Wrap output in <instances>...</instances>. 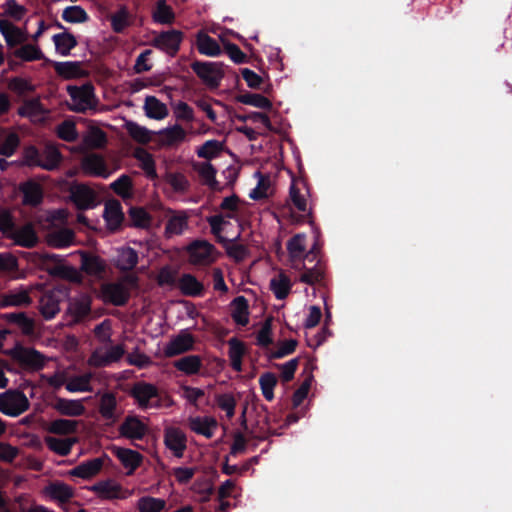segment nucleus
<instances>
[{
    "label": "nucleus",
    "mask_w": 512,
    "mask_h": 512,
    "mask_svg": "<svg viewBox=\"0 0 512 512\" xmlns=\"http://www.w3.org/2000/svg\"><path fill=\"white\" fill-rule=\"evenodd\" d=\"M137 285V278L133 275L126 276L114 283L102 285L101 298L106 303L120 306L126 303L130 291Z\"/></svg>",
    "instance_id": "nucleus-1"
},
{
    "label": "nucleus",
    "mask_w": 512,
    "mask_h": 512,
    "mask_svg": "<svg viewBox=\"0 0 512 512\" xmlns=\"http://www.w3.org/2000/svg\"><path fill=\"white\" fill-rule=\"evenodd\" d=\"M67 92L70 96L69 108L75 112H85L96 107L94 88L90 84L82 86H68Z\"/></svg>",
    "instance_id": "nucleus-2"
},
{
    "label": "nucleus",
    "mask_w": 512,
    "mask_h": 512,
    "mask_svg": "<svg viewBox=\"0 0 512 512\" xmlns=\"http://www.w3.org/2000/svg\"><path fill=\"white\" fill-rule=\"evenodd\" d=\"M189 262L197 266H207L216 261L218 251L206 240H196L186 247Z\"/></svg>",
    "instance_id": "nucleus-3"
},
{
    "label": "nucleus",
    "mask_w": 512,
    "mask_h": 512,
    "mask_svg": "<svg viewBox=\"0 0 512 512\" xmlns=\"http://www.w3.org/2000/svg\"><path fill=\"white\" fill-rule=\"evenodd\" d=\"M90 490L102 500H125L133 495V490L123 487L113 479L99 481Z\"/></svg>",
    "instance_id": "nucleus-4"
},
{
    "label": "nucleus",
    "mask_w": 512,
    "mask_h": 512,
    "mask_svg": "<svg viewBox=\"0 0 512 512\" xmlns=\"http://www.w3.org/2000/svg\"><path fill=\"white\" fill-rule=\"evenodd\" d=\"M29 408V400L20 391H7L0 395V411L8 416H18Z\"/></svg>",
    "instance_id": "nucleus-5"
},
{
    "label": "nucleus",
    "mask_w": 512,
    "mask_h": 512,
    "mask_svg": "<svg viewBox=\"0 0 512 512\" xmlns=\"http://www.w3.org/2000/svg\"><path fill=\"white\" fill-rule=\"evenodd\" d=\"M193 71L209 87L219 86L223 76V66L219 62H195L192 64Z\"/></svg>",
    "instance_id": "nucleus-6"
},
{
    "label": "nucleus",
    "mask_w": 512,
    "mask_h": 512,
    "mask_svg": "<svg viewBox=\"0 0 512 512\" xmlns=\"http://www.w3.org/2000/svg\"><path fill=\"white\" fill-rule=\"evenodd\" d=\"M10 355L20 365L27 369L39 370L46 364V357L33 348L16 346L10 351Z\"/></svg>",
    "instance_id": "nucleus-7"
},
{
    "label": "nucleus",
    "mask_w": 512,
    "mask_h": 512,
    "mask_svg": "<svg viewBox=\"0 0 512 512\" xmlns=\"http://www.w3.org/2000/svg\"><path fill=\"white\" fill-rule=\"evenodd\" d=\"M157 144L162 148H176L188 139L187 131L178 123L155 132Z\"/></svg>",
    "instance_id": "nucleus-8"
},
{
    "label": "nucleus",
    "mask_w": 512,
    "mask_h": 512,
    "mask_svg": "<svg viewBox=\"0 0 512 512\" xmlns=\"http://www.w3.org/2000/svg\"><path fill=\"white\" fill-rule=\"evenodd\" d=\"M124 347L120 344L109 348H98L90 356L88 363L95 367L108 366L113 362L120 360L124 355Z\"/></svg>",
    "instance_id": "nucleus-9"
},
{
    "label": "nucleus",
    "mask_w": 512,
    "mask_h": 512,
    "mask_svg": "<svg viewBox=\"0 0 512 512\" xmlns=\"http://www.w3.org/2000/svg\"><path fill=\"white\" fill-rule=\"evenodd\" d=\"M194 338L187 330H182L179 334L173 336L165 345L163 352L167 357H173L192 349Z\"/></svg>",
    "instance_id": "nucleus-10"
},
{
    "label": "nucleus",
    "mask_w": 512,
    "mask_h": 512,
    "mask_svg": "<svg viewBox=\"0 0 512 512\" xmlns=\"http://www.w3.org/2000/svg\"><path fill=\"white\" fill-rule=\"evenodd\" d=\"M164 444L174 456L181 458L187 446L186 435L176 427H167L164 431Z\"/></svg>",
    "instance_id": "nucleus-11"
},
{
    "label": "nucleus",
    "mask_w": 512,
    "mask_h": 512,
    "mask_svg": "<svg viewBox=\"0 0 512 512\" xmlns=\"http://www.w3.org/2000/svg\"><path fill=\"white\" fill-rule=\"evenodd\" d=\"M0 33L10 48L23 44L28 39V33L25 29L15 26L5 18H0Z\"/></svg>",
    "instance_id": "nucleus-12"
},
{
    "label": "nucleus",
    "mask_w": 512,
    "mask_h": 512,
    "mask_svg": "<svg viewBox=\"0 0 512 512\" xmlns=\"http://www.w3.org/2000/svg\"><path fill=\"white\" fill-rule=\"evenodd\" d=\"M188 214L185 211H169L164 234L166 238H172L183 234L188 229Z\"/></svg>",
    "instance_id": "nucleus-13"
},
{
    "label": "nucleus",
    "mask_w": 512,
    "mask_h": 512,
    "mask_svg": "<svg viewBox=\"0 0 512 512\" xmlns=\"http://www.w3.org/2000/svg\"><path fill=\"white\" fill-rule=\"evenodd\" d=\"M91 310V298L87 294H79L69 300L67 314L74 322L86 317Z\"/></svg>",
    "instance_id": "nucleus-14"
},
{
    "label": "nucleus",
    "mask_w": 512,
    "mask_h": 512,
    "mask_svg": "<svg viewBox=\"0 0 512 512\" xmlns=\"http://www.w3.org/2000/svg\"><path fill=\"white\" fill-rule=\"evenodd\" d=\"M18 113L33 123H41L47 119L49 110L44 108L38 99H31L22 104L18 109Z\"/></svg>",
    "instance_id": "nucleus-15"
},
{
    "label": "nucleus",
    "mask_w": 512,
    "mask_h": 512,
    "mask_svg": "<svg viewBox=\"0 0 512 512\" xmlns=\"http://www.w3.org/2000/svg\"><path fill=\"white\" fill-rule=\"evenodd\" d=\"M7 238L13 240L16 245L28 248L35 246L38 242L32 224H25L19 228L13 227Z\"/></svg>",
    "instance_id": "nucleus-16"
},
{
    "label": "nucleus",
    "mask_w": 512,
    "mask_h": 512,
    "mask_svg": "<svg viewBox=\"0 0 512 512\" xmlns=\"http://www.w3.org/2000/svg\"><path fill=\"white\" fill-rule=\"evenodd\" d=\"M147 425L136 416L127 417L120 426V434L130 440H140L147 433Z\"/></svg>",
    "instance_id": "nucleus-17"
},
{
    "label": "nucleus",
    "mask_w": 512,
    "mask_h": 512,
    "mask_svg": "<svg viewBox=\"0 0 512 512\" xmlns=\"http://www.w3.org/2000/svg\"><path fill=\"white\" fill-rule=\"evenodd\" d=\"M81 168L84 174L90 176L107 178L110 175L104 159L96 154L85 156L81 162Z\"/></svg>",
    "instance_id": "nucleus-18"
},
{
    "label": "nucleus",
    "mask_w": 512,
    "mask_h": 512,
    "mask_svg": "<svg viewBox=\"0 0 512 512\" xmlns=\"http://www.w3.org/2000/svg\"><path fill=\"white\" fill-rule=\"evenodd\" d=\"M60 296L59 290H51L41 297L39 309L46 320L54 318L60 311Z\"/></svg>",
    "instance_id": "nucleus-19"
},
{
    "label": "nucleus",
    "mask_w": 512,
    "mask_h": 512,
    "mask_svg": "<svg viewBox=\"0 0 512 512\" xmlns=\"http://www.w3.org/2000/svg\"><path fill=\"white\" fill-rule=\"evenodd\" d=\"M131 393L142 408L152 407V401L158 396L157 388L145 382L135 384Z\"/></svg>",
    "instance_id": "nucleus-20"
},
{
    "label": "nucleus",
    "mask_w": 512,
    "mask_h": 512,
    "mask_svg": "<svg viewBox=\"0 0 512 512\" xmlns=\"http://www.w3.org/2000/svg\"><path fill=\"white\" fill-rule=\"evenodd\" d=\"M190 429L206 438L213 437L218 423L214 417L211 416H195L188 419Z\"/></svg>",
    "instance_id": "nucleus-21"
},
{
    "label": "nucleus",
    "mask_w": 512,
    "mask_h": 512,
    "mask_svg": "<svg viewBox=\"0 0 512 512\" xmlns=\"http://www.w3.org/2000/svg\"><path fill=\"white\" fill-rule=\"evenodd\" d=\"M287 249L289 253L290 260L292 262V266L294 268H299L297 264L298 261H301L304 258H308L312 253L306 252V235L305 234H297L292 239H290L287 243Z\"/></svg>",
    "instance_id": "nucleus-22"
},
{
    "label": "nucleus",
    "mask_w": 512,
    "mask_h": 512,
    "mask_svg": "<svg viewBox=\"0 0 512 512\" xmlns=\"http://www.w3.org/2000/svg\"><path fill=\"white\" fill-rule=\"evenodd\" d=\"M113 452L123 467L127 470L128 475L132 474L140 466L143 460L142 455L132 449L115 447Z\"/></svg>",
    "instance_id": "nucleus-23"
},
{
    "label": "nucleus",
    "mask_w": 512,
    "mask_h": 512,
    "mask_svg": "<svg viewBox=\"0 0 512 512\" xmlns=\"http://www.w3.org/2000/svg\"><path fill=\"white\" fill-rule=\"evenodd\" d=\"M254 177L257 179L256 186L250 190L249 197L255 201H261L271 197L274 194V187L269 176H264L260 172H255Z\"/></svg>",
    "instance_id": "nucleus-24"
},
{
    "label": "nucleus",
    "mask_w": 512,
    "mask_h": 512,
    "mask_svg": "<svg viewBox=\"0 0 512 512\" xmlns=\"http://www.w3.org/2000/svg\"><path fill=\"white\" fill-rule=\"evenodd\" d=\"M103 467V460L101 458H94L87 460L75 468L68 471V476L78 477L81 479H90L97 475Z\"/></svg>",
    "instance_id": "nucleus-25"
},
{
    "label": "nucleus",
    "mask_w": 512,
    "mask_h": 512,
    "mask_svg": "<svg viewBox=\"0 0 512 512\" xmlns=\"http://www.w3.org/2000/svg\"><path fill=\"white\" fill-rule=\"evenodd\" d=\"M71 199L79 209H90L95 205L94 192L85 185H75L71 188Z\"/></svg>",
    "instance_id": "nucleus-26"
},
{
    "label": "nucleus",
    "mask_w": 512,
    "mask_h": 512,
    "mask_svg": "<svg viewBox=\"0 0 512 512\" xmlns=\"http://www.w3.org/2000/svg\"><path fill=\"white\" fill-rule=\"evenodd\" d=\"M143 110L146 117L158 121L165 119L169 115L167 105L155 96L145 97Z\"/></svg>",
    "instance_id": "nucleus-27"
},
{
    "label": "nucleus",
    "mask_w": 512,
    "mask_h": 512,
    "mask_svg": "<svg viewBox=\"0 0 512 512\" xmlns=\"http://www.w3.org/2000/svg\"><path fill=\"white\" fill-rule=\"evenodd\" d=\"M180 42L181 33L171 30L157 36L154 40V45L168 54H174L178 50Z\"/></svg>",
    "instance_id": "nucleus-28"
},
{
    "label": "nucleus",
    "mask_w": 512,
    "mask_h": 512,
    "mask_svg": "<svg viewBox=\"0 0 512 512\" xmlns=\"http://www.w3.org/2000/svg\"><path fill=\"white\" fill-rule=\"evenodd\" d=\"M103 217L106 226L110 230H116L123 221V212L121 205L116 200L107 201L105 203Z\"/></svg>",
    "instance_id": "nucleus-29"
},
{
    "label": "nucleus",
    "mask_w": 512,
    "mask_h": 512,
    "mask_svg": "<svg viewBox=\"0 0 512 512\" xmlns=\"http://www.w3.org/2000/svg\"><path fill=\"white\" fill-rule=\"evenodd\" d=\"M54 408L62 415L77 417L85 412V406L82 400L59 398L54 404Z\"/></svg>",
    "instance_id": "nucleus-30"
},
{
    "label": "nucleus",
    "mask_w": 512,
    "mask_h": 512,
    "mask_svg": "<svg viewBox=\"0 0 512 512\" xmlns=\"http://www.w3.org/2000/svg\"><path fill=\"white\" fill-rule=\"evenodd\" d=\"M47 242L55 248H65L75 244V235L71 229L63 228L48 233Z\"/></svg>",
    "instance_id": "nucleus-31"
},
{
    "label": "nucleus",
    "mask_w": 512,
    "mask_h": 512,
    "mask_svg": "<svg viewBox=\"0 0 512 512\" xmlns=\"http://www.w3.org/2000/svg\"><path fill=\"white\" fill-rule=\"evenodd\" d=\"M115 265L121 270H131L138 263V254L131 247H121L116 250Z\"/></svg>",
    "instance_id": "nucleus-32"
},
{
    "label": "nucleus",
    "mask_w": 512,
    "mask_h": 512,
    "mask_svg": "<svg viewBox=\"0 0 512 512\" xmlns=\"http://www.w3.org/2000/svg\"><path fill=\"white\" fill-rule=\"evenodd\" d=\"M180 291L187 296H201L204 291V285L193 275L184 274L178 280Z\"/></svg>",
    "instance_id": "nucleus-33"
},
{
    "label": "nucleus",
    "mask_w": 512,
    "mask_h": 512,
    "mask_svg": "<svg viewBox=\"0 0 512 512\" xmlns=\"http://www.w3.org/2000/svg\"><path fill=\"white\" fill-rule=\"evenodd\" d=\"M124 128L134 141L141 144L150 142L155 135V132L131 120L125 121Z\"/></svg>",
    "instance_id": "nucleus-34"
},
{
    "label": "nucleus",
    "mask_w": 512,
    "mask_h": 512,
    "mask_svg": "<svg viewBox=\"0 0 512 512\" xmlns=\"http://www.w3.org/2000/svg\"><path fill=\"white\" fill-rule=\"evenodd\" d=\"M197 48L202 55L208 57L219 56L222 52L220 45L207 33L200 32L197 35Z\"/></svg>",
    "instance_id": "nucleus-35"
},
{
    "label": "nucleus",
    "mask_w": 512,
    "mask_h": 512,
    "mask_svg": "<svg viewBox=\"0 0 512 512\" xmlns=\"http://www.w3.org/2000/svg\"><path fill=\"white\" fill-rule=\"evenodd\" d=\"M44 442L54 453L66 456L71 452L73 445L76 443V438H57L54 436H46L44 438Z\"/></svg>",
    "instance_id": "nucleus-36"
},
{
    "label": "nucleus",
    "mask_w": 512,
    "mask_h": 512,
    "mask_svg": "<svg viewBox=\"0 0 512 512\" xmlns=\"http://www.w3.org/2000/svg\"><path fill=\"white\" fill-rule=\"evenodd\" d=\"M194 169L202 181L210 188L214 190L220 189L219 183L216 181V170L210 162L204 161L195 163Z\"/></svg>",
    "instance_id": "nucleus-37"
},
{
    "label": "nucleus",
    "mask_w": 512,
    "mask_h": 512,
    "mask_svg": "<svg viewBox=\"0 0 512 512\" xmlns=\"http://www.w3.org/2000/svg\"><path fill=\"white\" fill-rule=\"evenodd\" d=\"M4 306H26L31 303L29 290L24 287L13 289L6 293L2 299Z\"/></svg>",
    "instance_id": "nucleus-38"
},
{
    "label": "nucleus",
    "mask_w": 512,
    "mask_h": 512,
    "mask_svg": "<svg viewBox=\"0 0 512 512\" xmlns=\"http://www.w3.org/2000/svg\"><path fill=\"white\" fill-rule=\"evenodd\" d=\"M44 492L50 499L58 502H66L73 496L72 488L62 482H56L45 487Z\"/></svg>",
    "instance_id": "nucleus-39"
},
{
    "label": "nucleus",
    "mask_w": 512,
    "mask_h": 512,
    "mask_svg": "<svg viewBox=\"0 0 512 512\" xmlns=\"http://www.w3.org/2000/svg\"><path fill=\"white\" fill-rule=\"evenodd\" d=\"M19 145V137L15 132L0 129V155L10 157Z\"/></svg>",
    "instance_id": "nucleus-40"
},
{
    "label": "nucleus",
    "mask_w": 512,
    "mask_h": 512,
    "mask_svg": "<svg viewBox=\"0 0 512 512\" xmlns=\"http://www.w3.org/2000/svg\"><path fill=\"white\" fill-rule=\"evenodd\" d=\"M292 287L288 276L279 273L270 280V289L279 300L285 299Z\"/></svg>",
    "instance_id": "nucleus-41"
},
{
    "label": "nucleus",
    "mask_w": 512,
    "mask_h": 512,
    "mask_svg": "<svg viewBox=\"0 0 512 512\" xmlns=\"http://www.w3.org/2000/svg\"><path fill=\"white\" fill-rule=\"evenodd\" d=\"M224 149V143L219 140L211 139L197 147L196 154L198 157L209 160L218 157Z\"/></svg>",
    "instance_id": "nucleus-42"
},
{
    "label": "nucleus",
    "mask_w": 512,
    "mask_h": 512,
    "mask_svg": "<svg viewBox=\"0 0 512 512\" xmlns=\"http://www.w3.org/2000/svg\"><path fill=\"white\" fill-rule=\"evenodd\" d=\"M239 236L240 233L236 231L233 235L226 237L225 240H220L223 243L227 254L237 261L243 260L247 255L246 248L236 242Z\"/></svg>",
    "instance_id": "nucleus-43"
},
{
    "label": "nucleus",
    "mask_w": 512,
    "mask_h": 512,
    "mask_svg": "<svg viewBox=\"0 0 512 512\" xmlns=\"http://www.w3.org/2000/svg\"><path fill=\"white\" fill-rule=\"evenodd\" d=\"M55 49L61 56H67L70 51L77 45V40L74 35L68 32L55 34L52 38Z\"/></svg>",
    "instance_id": "nucleus-44"
},
{
    "label": "nucleus",
    "mask_w": 512,
    "mask_h": 512,
    "mask_svg": "<svg viewBox=\"0 0 512 512\" xmlns=\"http://www.w3.org/2000/svg\"><path fill=\"white\" fill-rule=\"evenodd\" d=\"M21 192L23 193V203L35 206L42 200V189L39 184L34 182H27L21 185Z\"/></svg>",
    "instance_id": "nucleus-45"
},
{
    "label": "nucleus",
    "mask_w": 512,
    "mask_h": 512,
    "mask_svg": "<svg viewBox=\"0 0 512 512\" xmlns=\"http://www.w3.org/2000/svg\"><path fill=\"white\" fill-rule=\"evenodd\" d=\"M232 318L239 325H246L249 322L247 300L243 296L235 298L231 304Z\"/></svg>",
    "instance_id": "nucleus-46"
},
{
    "label": "nucleus",
    "mask_w": 512,
    "mask_h": 512,
    "mask_svg": "<svg viewBox=\"0 0 512 512\" xmlns=\"http://www.w3.org/2000/svg\"><path fill=\"white\" fill-rule=\"evenodd\" d=\"M174 366L184 374L193 375L199 372L202 360L197 355H188L177 360Z\"/></svg>",
    "instance_id": "nucleus-47"
},
{
    "label": "nucleus",
    "mask_w": 512,
    "mask_h": 512,
    "mask_svg": "<svg viewBox=\"0 0 512 512\" xmlns=\"http://www.w3.org/2000/svg\"><path fill=\"white\" fill-rule=\"evenodd\" d=\"M134 156L140 164V167L144 170L149 178H155L157 176L155 161L152 154L143 148H137L134 151Z\"/></svg>",
    "instance_id": "nucleus-48"
},
{
    "label": "nucleus",
    "mask_w": 512,
    "mask_h": 512,
    "mask_svg": "<svg viewBox=\"0 0 512 512\" xmlns=\"http://www.w3.org/2000/svg\"><path fill=\"white\" fill-rule=\"evenodd\" d=\"M116 407L117 401L113 394L106 393L101 397L99 411L103 418L114 422L118 417Z\"/></svg>",
    "instance_id": "nucleus-49"
},
{
    "label": "nucleus",
    "mask_w": 512,
    "mask_h": 512,
    "mask_svg": "<svg viewBox=\"0 0 512 512\" xmlns=\"http://www.w3.org/2000/svg\"><path fill=\"white\" fill-rule=\"evenodd\" d=\"M14 56L22 61H36L44 58L40 47L35 44H24L14 51Z\"/></svg>",
    "instance_id": "nucleus-50"
},
{
    "label": "nucleus",
    "mask_w": 512,
    "mask_h": 512,
    "mask_svg": "<svg viewBox=\"0 0 512 512\" xmlns=\"http://www.w3.org/2000/svg\"><path fill=\"white\" fill-rule=\"evenodd\" d=\"M110 187L124 200L130 199L133 196L132 179L127 175H121L111 183Z\"/></svg>",
    "instance_id": "nucleus-51"
},
{
    "label": "nucleus",
    "mask_w": 512,
    "mask_h": 512,
    "mask_svg": "<svg viewBox=\"0 0 512 512\" xmlns=\"http://www.w3.org/2000/svg\"><path fill=\"white\" fill-rule=\"evenodd\" d=\"M229 217L227 215H214L208 218V223L211 227V231L218 237L219 240H225L227 235V228L230 225Z\"/></svg>",
    "instance_id": "nucleus-52"
},
{
    "label": "nucleus",
    "mask_w": 512,
    "mask_h": 512,
    "mask_svg": "<svg viewBox=\"0 0 512 512\" xmlns=\"http://www.w3.org/2000/svg\"><path fill=\"white\" fill-rule=\"evenodd\" d=\"M62 19L67 23L80 24L87 22L89 16L81 6L73 5L63 10Z\"/></svg>",
    "instance_id": "nucleus-53"
},
{
    "label": "nucleus",
    "mask_w": 512,
    "mask_h": 512,
    "mask_svg": "<svg viewBox=\"0 0 512 512\" xmlns=\"http://www.w3.org/2000/svg\"><path fill=\"white\" fill-rule=\"evenodd\" d=\"M91 378L92 375L90 373L75 376L67 381L66 389L71 393L89 392L92 390L90 384Z\"/></svg>",
    "instance_id": "nucleus-54"
},
{
    "label": "nucleus",
    "mask_w": 512,
    "mask_h": 512,
    "mask_svg": "<svg viewBox=\"0 0 512 512\" xmlns=\"http://www.w3.org/2000/svg\"><path fill=\"white\" fill-rule=\"evenodd\" d=\"M165 506L166 501L164 499L151 496L141 497L136 505L139 512H161Z\"/></svg>",
    "instance_id": "nucleus-55"
},
{
    "label": "nucleus",
    "mask_w": 512,
    "mask_h": 512,
    "mask_svg": "<svg viewBox=\"0 0 512 512\" xmlns=\"http://www.w3.org/2000/svg\"><path fill=\"white\" fill-rule=\"evenodd\" d=\"M61 159L60 152L53 145H47L41 155L40 167L46 170L55 169Z\"/></svg>",
    "instance_id": "nucleus-56"
},
{
    "label": "nucleus",
    "mask_w": 512,
    "mask_h": 512,
    "mask_svg": "<svg viewBox=\"0 0 512 512\" xmlns=\"http://www.w3.org/2000/svg\"><path fill=\"white\" fill-rule=\"evenodd\" d=\"M77 429V422L70 419H56L49 423L48 431L59 435L74 433Z\"/></svg>",
    "instance_id": "nucleus-57"
},
{
    "label": "nucleus",
    "mask_w": 512,
    "mask_h": 512,
    "mask_svg": "<svg viewBox=\"0 0 512 512\" xmlns=\"http://www.w3.org/2000/svg\"><path fill=\"white\" fill-rule=\"evenodd\" d=\"M237 100H238V102H240L242 104L250 105V106H253L256 108H260V109L270 110L272 108L271 101L268 98H266L265 96L260 95V94L248 93V94L240 95V96H238Z\"/></svg>",
    "instance_id": "nucleus-58"
},
{
    "label": "nucleus",
    "mask_w": 512,
    "mask_h": 512,
    "mask_svg": "<svg viewBox=\"0 0 512 512\" xmlns=\"http://www.w3.org/2000/svg\"><path fill=\"white\" fill-rule=\"evenodd\" d=\"M2 15L15 21H20L26 15V8L15 0H7L2 6Z\"/></svg>",
    "instance_id": "nucleus-59"
},
{
    "label": "nucleus",
    "mask_w": 512,
    "mask_h": 512,
    "mask_svg": "<svg viewBox=\"0 0 512 512\" xmlns=\"http://www.w3.org/2000/svg\"><path fill=\"white\" fill-rule=\"evenodd\" d=\"M83 143L88 148H100L106 143V135L99 128H90L83 138Z\"/></svg>",
    "instance_id": "nucleus-60"
},
{
    "label": "nucleus",
    "mask_w": 512,
    "mask_h": 512,
    "mask_svg": "<svg viewBox=\"0 0 512 512\" xmlns=\"http://www.w3.org/2000/svg\"><path fill=\"white\" fill-rule=\"evenodd\" d=\"M153 19L157 23L170 24L174 20V13L164 0H159L153 12Z\"/></svg>",
    "instance_id": "nucleus-61"
},
{
    "label": "nucleus",
    "mask_w": 512,
    "mask_h": 512,
    "mask_svg": "<svg viewBox=\"0 0 512 512\" xmlns=\"http://www.w3.org/2000/svg\"><path fill=\"white\" fill-rule=\"evenodd\" d=\"M104 262L96 256H85L82 259L81 268L89 275L97 276L104 270Z\"/></svg>",
    "instance_id": "nucleus-62"
},
{
    "label": "nucleus",
    "mask_w": 512,
    "mask_h": 512,
    "mask_svg": "<svg viewBox=\"0 0 512 512\" xmlns=\"http://www.w3.org/2000/svg\"><path fill=\"white\" fill-rule=\"evenodd\" d=\"M130 25V16L126 8L122 7L111 16V26L114 32L120 33Z\"/></svg>",
    "instance_id": "nucleus-63"
},
{
    "label": "nucleus",
    "mask_w": 512,
    "mask_h": 512,
    "mask_svg": "<svg viewBox=\"0 0 512 512\" xmlns=\"http://www.w3.org/2000/svg\"><path fill=\"white\" fill-rule=\"evenodd\" d=\"M174 117L180 121L192 122L194 111L186 102L178 101L172 104Z\"/></svg>",
    "instance_id": "nucleus-64"
}]
</instances>
